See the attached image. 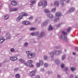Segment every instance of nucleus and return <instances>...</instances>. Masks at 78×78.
Returning a JSON list of instances; mask_svg holds the SVG:
<instances>
[{"label": "nucleus", "mask_w": 78, "mask_h": 78, "mask_svg": "<svg viewBox=\"0 0 78 78\" xmlns=\"http://www.w3.org/2000/svg\"><path fill=\"white\" fill-rule=\"evenodd\" d=\"M62 34L61 36V38L63 39L64 41H67V33L64 30H62Z\"/></svg>", "instance_id": "nucleus-1"}, {"label": "nucleus", "mask_w": 78, "mask_h": 78, "mask_svg": "<svg viewBox=\"0 0 78 78\" xmlns=\"http://www.w3.org/2000/svg\"><path fill=\"white\" fill-rule=\"evenodd\" d=\"M38 6H41L42 5L43 8H45L47 6V2L46 1H44L43 2H39L38 3Z\"/></svg>", "instance_id": "nucleus-2"}, {"label": "nucleus", "mask_w": 78, "mask_h": 78, "mask_svg": "<svg viewBox=\"0 0 78 78\" xmlns=\"http://www.w3.org/2000/svg\"><path fill=\"white\" fill-rule=\"evenodd\" d=\"M26 53L28 57L29 58H31L32 57H34L35 56V54H32L31 51H26Z\"/></svg>", "instance_id": "nucleus-3"}, {"label": "nucleus", "mask_w": 78, "mask_h": 78, "mask_svg": "<svg viewBox=\"0 0 78 78\" xmlns=\"http://www.w3.org/2000/svg\"><path fill=\"white\" fill-rule=\"evenodd\" d=\"M61 16V13L60 12H58L56 13V17H58V18H56L55 20H54V22H56L57 20H59V17Z\"/></svg>", "instance_id": "nucleus-4"}, {"label": "nucleus", "mask_w": 78, "mask_h": 78, "mask_svg": "<svg viewBox=\"0 0 78 78\" xmlns=\"http://www.w3.org/2000/svg\"><path fill=\"white\" fill-rule=\"evenodd\" d=\"M62 53V51L61 50L55 51L54 52V54L55 55H59Z\"/></svg>", "instance_id": "nucleus-5"}, {"label": "nucleus", "mask_w": 78, "mask_h": 78, "mask_svg": "<svg viewBox=\"0 0 78 78\" xmlns=\"http://www.w3.org/2000/svg\"><path fill=\"white\" fill-rule=\"evenodd\" d=\"M36 72L35 71H33L29 73V75L30 76H33L35 75Z\"/></svg>", "instance_id": "nucleus-6"}, {"label": "nucleus", "mask_w": 78, "mask_h": 78, "mask_svg": "<svg viewBox=\"0 0 78 78\" xmlns=\"http://www.w3.org/2000/svg\"><path fill=\"white\" fill-rule=\"evenodd\" d=\"M45 36V32L43 31H42L41 32L40 34V36H39V37H44Z\"/></svg>", "instance_id": "nucleus-7"}, {"label": "nucleus", "mask_w": 78, "mask_h": 78, "mask_svg": "<svg viewBox=\"0 0 78 78\" xmlns=\"http://www.w3.org/2000/svg\"><path fill=\"white\" fill-rule=\"evenodd\" d=\"M22 23H23V24H24V25H28L30 24L31 23L29 22V21H23L22 22Z\"/></svg>", "instance_id": "nucleus-8"}, {"label": "nucleus", "mask_w": 78, "mask_h": 78, "mask_svg": "<svg viewBox=\"0 0 78 78\" xmlns=\"http://www.w3.org/2000/svg\"><path fill=\"white\" fill-rule=\"evenodd\" d=\"M75 8L73 7L71 8L68 11V12H73L75 10Z\"/></svg>", "instance_id": "nucleus-9"}, {"label": "nucleus", "mask_w": 78, "mask_h": 78, "mask_svg": "<svg viewBox=\"0 0 78 78\" xmlns=\"http://www.w3.org/2000/svg\"><path fill=\"white\" fill-rule=\"evenodd\" d=\"M11 3L13 6H16L17 4V2L16 1H13Z\"/></svg>", "instance_id": "nucleus-10"}, {"label": "nucleus", "mask_w": 78, "mask_h": 78, "mask_svg": "<svg viewBox=\"0 0 78 78\" xmlns=\"http://www.w3.org/2000/svg\"><path fill=\"white\" fill-rule=\"evenodd\" d=\"M23 17V16H20L19 17H18L16 19V21L17 22H19V21H20L21 19Z\"/></svg>", "instance_id": "nucleus-11"}, {"label": "nucleus", "mask_w": 78, "mask_h": 78, "mask_svg": "<svg viewBox=\"0 0 78 78\" xmlns=\"http://www.w3.org/2000/svg\"><path fill=\"white\" fill-rule=\"evenodd\" d=\"M6 39H10L11 38V35L9 33L6 34Z\"/></svg>", "instance_id": "nucleus-12"}, {"label": "nucleus", "mask_w": 78, "mask_h": 78, "mask_svg": "<svg viewBox=\"0 0 78 78\" xmlns=\"http://www.w3.org/2000/svg\"><path fill=\"white\" fill-rule=\"evenodd\" d=\"M55 6H59V1H56L54 3Z\"/></svg>", "instance_id": "nucleus-13"}, {"label": "nucleus", "mask_w": 78, "mask_h": 78, "mask_svg": "<svg viewBox=\"0 0 78 78\" xmlns=\"http://www.w3.org/2000/svg\"><path fill=\"white\" fill-rule=\"evenodd\" d=\"M50 57L51 58H53L54 57V53L53 52H51L50 53Z\"/></svg>", "instance_id": "nucleus-14"}, {"label": "nucleus", "mask_w": 78, "mask_h": 78, "mask_svg": "<svg viewBox=\"0 0 78 78\" xmlns=\"http://www.w3.org/2000/svg\"><path fill=\"white\" fill-rule=\"evenodd\" d=\"M55 61L56 64H60V61L58 59H55Z\"/></svg>", "instance_id": "nucleus-15"}, {"label": "nucleus", "mask_w": 78, "mask_h": 78, "mask_svg": "<svg viewBox=\"0 0 78 78\" xmlns=\"http://www.w3.org/2000/svg\"><path fill=\"white\" fill-rule=\"evenodd\" d=\"M48 17L49 18H53V15L51 14H48L47 15Z\"/></svg>", "instance_id": "nucleus-16"}, {"label": "nucleus", "mask_w": 78, "mask_h": 78, "mask_svg": "<svg viewBox=\"0 0 78 78\" xmlns=\"http://www.w3.org/2000/svg\"><path fill=\"white\" fill-rule=\"evenodd\" d=\"M64 0H60V2H61V5L62 6H64L65 5L64 4Z\"/></svg>", "instance_id": "nucleus-17"}, {"label": "nucleus", "mask_w": 78, "mask_h": 78, "mask_svg": "<svg viewBox=\"0 0 78 78\" xmlns=\"http://www.w3.org/2000/svg\"><path fill=\"white\" fill-rule=\"evenodd\" d=\"M44 12L45 13H48V12H50V11L48 10V9H44Z\"/></svg>", "instance_id": "nucleus-18"}, {"label": "nucleus", "mask_w": 78, "mask_h": 78, "mask_svg": "<svg viewBox=\"0 0 78 78\" xmlns=\"http://www.w3.org/2000/svg\"><path fill=\"white\" fill-rule=\"evenodd\" d=\"M5 38H1V39H0V44H2V43H3L4 41H5Z\"/></svg>", "instance_id": "nucleus-19"}, {"label": "nucleus", "mask_w": 78, "mask_h": 78, "mask_svg": "<svg viewBox=\"0 0 78 78\" xmlns=\"http://www.w3.org/2000/svg\"><path fill=\"white\" fill-rule=\"evenodd\" d=\"M19 61L21 62H25V60H24L22 58H20L19 60Z\"/></svg>", "instance_id": "nucleus-20"}, {"label": "nucleus", "mask_w": 78, "mask_h": 78, "mask_svg": "<svg viewBox=\"0 0 78 78\" xmlns=\"http://www.w3.org/2000/svg\"><path fill=\"white\" fill-rule=\"evenodd\" d=\"M28 43L27 42H26L24 44V46L25 47H28Z\"/></svg>", "instance_id": "nucleus-21"}, {"label": "nucleus", "mask_w": 78, "mask_h": 78, "mask_svg": "<svg viewBox=\"0 0 78 78\" xmlns=\"http://www.w3.org/2000/svg\"><path fill=\"white\" fill-rule=\"evenodd\" d=\"M66 59V55H63L62 56V61H64Z\"/></svg>", "instance_id": "nucleus-22"}, {"label": "nucleus", "mask_w": 78, "mask_h": 78, "mask_svg": "<svg viewBox=\"0 0 78 78\" xmlns=\"http://www.w3.org/2000/svg\"><path fill=\"white\" fill-rule=\"evenodd\" d=\"M71 29L72 28L71 27H69L68 29L67 30V31L68 33H70V30H71Z\"/></svg>", "instance_id": "nucleus-23"}, {"label": "nucleus", "mask_w": 78, "mask_h": 78, "mask_svg": "<svg viewBox=\"0 0 78 78\" xmlns=\"http://www.w3.org/2000/svg\"><path fill=\"white\" fill-rule=\"evenodd\" d=\"M16 78H20V75L19 74H17L15 75Z\"/></svg>", "instance_id": "nucleus-24"}, {"label": "nucleus", "mask_w": 78, "mask_h": 78, "mask_svg": "<svg viewBox=\"0 0 78 78\" xmlns=\"http://www.w3.org/2000/svg\"><path fill=\"white\" fill-rule=\"evenodd\" d=\"M4 18H5V19L6 20V19H8V18H9V15H5L4 17Z\"/></svg>", "instance_id": "nucleus-25"}, {"label": "nucleus", "mask_w": 78, "mask_h": 78, "mask_svg": "<svg viewBox=\"0 0 78 78\" xmlns=\"http://www.w3.org/2000/svg\"><path fill=\"white\" fill-rule=\"evenodd\" d=\"M30 2L32 4H34V3H36V1L35 0H31L30 1Z\"/></svg>", "instance_id": "nucleus-26"}, {"label": "nucleus", "mask_w": 78, "mask_h": 78, "mask_svg": "<svg viewBox=\"0 0 78 78\" xmlns=\"http://www.w3.org/2000/svg\"><path fill=\"white\" fill-rule=\"evenodd\" d=\"M71 70L72 72L75 71L76 70V68H75L71 67Z\"/></svg>", "instance_id": "nucleus-27"}, {"label": "nucleus", "mask_w": 78, "mask_h": 78, "mask_svg": "<svg viewBox=\"0 0 78 78\" xmlns=\"http://www.w3.org/2000/svg\"><path fill=\"white\" fill-rule=\"evenodd\" d=\"M13 61H16L17 60V57H13Z\"/></svg>", "instance_id": "nucleus-28"}, {"label": "nucleus", "mask_w": 78, "mask_h": 78, "mask_svg": "<svg viewBox=\"0 0 78 78\" xmlns=\"http://www.w3.org/2000/svg\"><path fill=\"white\" fill-rule=\"evenodd\" d=\"M47 21H46L45 22H44L43 24V25H44V26H46V25H47Z\"/></svg>", "instance_id": "nucleus-29"}, {"label": "nucleus", "mask_w": 78, "mask_h": 78, "mask_svg": "<svg viewBox=\"0 0 78 78\" xmlns=\"http://www.w3.org/2000/svg\"><path fill=\"white\" fill-rule=\"evenodd\" d=\"M49 30H53V28L50 25L49 27Z\"/></svg>", "instance_id": "nucleus-30"}, {"label": "nucleus", "mask_w": 78, "mask_h": 78, "mask_svg": "<svg viewBox=\"0 0 78 78\" xmlns=\"http://www.w3.org/2000/svg\"><path fill=\"white\" fill-rule=\"evenodd\" d=\"M15 51V49L14 48H12L10 49V51L11 52H14Z\"/></svg>", "instance_id": "nucleus-31"}, {"label": "nucleus", "mask_w": 78, "mask_h": 78, "mask_svg": "<svg viewBox=\"0 0 78 78\" xmlns=\"http://www.w3.org/2000/svg\"><path fill=\"white\" fill-rule=\"evenodd\" d=\"M23 63L24 64V65H25L26 66H29V65H28V64L27 63L25 62H23Z\"/></svg>", "instance_id": "nucleus-32"}, {"label": "nucleus", "mask_w": 78, "mask_h": 78, "mask_svg": "<svg viewBox=\"0 0 78 78\" xmlns=\"http://www.w3.org/2000/svg\"><path fill=\"white\" fill-rule=\"evenodd\" d=\"M39 34V32H35V36H37V35H38Z\"/></svg>", "instance_id": "nucleus-33"}, {"label": "nucleus", "mask_w": 78, "mask_h": 78, "mask_svg": "<svg viewBox=\"0 0 78 78\" xmlns=\"http://www.w3.org/2000/svg\"><path fill=\"white\" fill-rule=\"evenodd\" d=\"M36 30V28L34 27H31L30 28V30Z\"/></svg>", "instance_id": "nucleus-34"}, {"label": "nucleus", "mask_w": 78, "mask_h": 78, "mask_svg": "<svg viewBox=\"0 0 78 78\" xmlns=\"http://www.w3.org/2000/svg\"><path fill=\"white\" fill-rule=\"evenodd\" d=\"M10 59L11 61H14V59H13V57H12L10 58Z\"/></svg>", "instance_id": "nucleus-35"}, {"label": "nucleus", "mask_w": 78, "mask_h": 78, "mask_svg": "<svg viewBox=\"0 0 78 78\" xmlns=\"http://www.w3.org/2000/svg\"><path fill=\"white\" fill-rule=\"evenodd\" d=\"M44 59H45L46 60V59L48 58V57L47 55L44 56Z\"/></svg>", "instance_id": "nucleus-36"}, {"label": "nucleus", "mask_w": 78, "mask_h": 78, "mask_svg": "<svg viewBox=\"0 0 78 78\" xmlns=\"http://www.w3.org/2000/svg\"><path fill=\"white\" fill-rule=\"evenodd\" d=\"M52 12H55L56 11V8L53 9H51Z\"/></svg>", "instance_id": "nucleus-37"}, {"label": "nucleus", "mask_w": 78, "mask_h": 78, "mask_svg": "<svg viewBox=\"0 0 78 78\" xmlns=\"http://www.w3.org/2000/svg\"><path fill=\"white\" fill-rule=\"evenodd\" d=\"M28 63H29V64H31L33 63V61L31 60H29L28 61Z\"/></svg>", "instance_id": "nucleus-38"}, {"label": "nucleus", "mask_w": 78, "mask_h": 78, "mask_svg": "<svg viewBox=\"0 0 78 78\" xmlns=\"http://www.w3.org/2000/svg\"><path fill=\"white\" fill-rule=\"evenodd\" d=\"M40 62V65H43V64H44V62H43V61H41Z\"/></svg>", "instance_id": "nucleus-39"}, {"label": "nucleus", "mask_w": 78, "mask_h": 78, "mask_svg": "<svg viewBox=\"0 0 78 78\" xmlns=\"http://www.w3.org/2000/svg\"><path fill=\"white\" fill-rule=\"evenodd\" d=\"M40 65H41V64L39 63H38L37 64V67H40Z\"/></svg>", "instance_id": "nucleus-40"}, {"label": "nucleus", "mask_w": 78, "mask_h": 78, "mask_svg": "<svg viewBox=\"0 0 78 78\" xmlns=\"http://www.w3.org/2000/svg\"><path fill=\"white\" fill-rule=\"evenodd\" d=\"M67 70H68V68L66 67L64 69V71H67Z\"/></svg>", "instance_id": "nucleus-41"}, {"label": "nucleus", "mask_w": 78, "mask_h": 78, "mask_svg": "<svg viewBox=\"0 0 78 78\" xmlns=\"http://www.w3.org/2000/svg\"><path fill=\"white\" fill-rule=\"evenodd\" d=\"M35 32L31 33V35H32V36H35Z\"/></svg>", "instance_id": "nucleus-42"}, {"label": "nucleus", "mask_w": 78, "mask_h": 78, "mask_svg": "<svg viewBox=\"0 0 78 78\" xmlns=\"http://www.w3.org/2000/svg\"><path fill=\"white\" fill-rule=\"evenodd\" d=\"M13 9V11H17L18 10V8H15V9Z\"/></svg>", "instance_id": "nucleus-43"}, {"label": "nucleus", "mask_w": 78, "mask_h": 78, "mask_svg": "<svg viewBox=\"0 0 78 78\" xmlns=\"http://www.w3.org/2000/svg\"><path fill=\"white\" fill-rule=\"evenodd\" d=\"M61 67L62 68H64V64H62L61 65Z\"/></svg>", "instance_id": "nucleus-44"}, {"label": "nucleus", "mask_w": 78, "mask_h": 78, "mask_svg": "<svg viewBox=\"0 0 78 78\" xmlns=\"http://www.w3.org/2000/svg\"><path fill=\"white\" fill-rule=\"evenodd\" d=\"M33 16H31L29 18V20H31V19H33Z\"/></svg>", "instance_id": "nucleus-45"}, {"label": "nucleus", "mask_w": 78, "mask_h": 78, "mask_svg": "<svg viewBox=\"0 0 78 78\" xmlns=\"http://www.w3.org/2000/svg\"><path fill=\"white\" fill-rule=\"evenodd\" d=\"M9 11L10 12H12V11H14L13 9H9Z\"/></svg>", "instance_id": "nucleus-46"}, {"label": "nucleus", "mask_w": 78, "mask_h": 78, "mask_svg": "<svg viewBox=\"0 0 78 78\" xmlns=\"http://www.w3.org/2000/svg\"><path fill=\"white\" fill-rule=\"evenodd\" d=\"M48 64H47V63H45L44 64L45 67H48Z\"/></svg>", "instance_id": "nucleus-47"}, {"label": "nucleus", "mask_w": 78, "mask_h": 78, "mask_svg": "<svg viewBox=\"0 0 78 78\" xmlns=\"http://www.w3.org/2000/svg\"><path fill=\"white\" fill-rule=\"evenodd\" d=\"M29 67H33V65L31 64V65H29Z\"/></svg>", "instance_id": "nucleus-48"}, {"label": "nucleus", "mask_w": 78, "mask_h": 78, "mask_svg": "<svg viewBox=\"0 0 78 78\" xmlns=\"http://www.w3.org/2000/svg\"><path fill=\"white\" fill-rule=\"evenodd\" d=\"M25 14V13L24 12H22V13H21V15H22V16H23H23H24V15Z\"/></svg>", "instance_id": "nucleus-49"}, {"label": "nucleus", "mask_w": 78, "mask_h": 78, "mask_svg": "<svg viewBox=\"0 0 78 78\" xmlns=\"http://www.w3.org/2000/svg\"><path fill=\"white\" fill-rule=\"evenodd\" d=\"M28 16V14L25 13H24V16Z\"/></svg>", "instance_id": "nucleus-50"}, {"label": "nucleus", "mask_w": 78, "mask_h": 78, "mask_svg": "<svg viewBox=\"0 0 78 78\" xmlns=\"http://www.w3.org/2000/svg\"><path fill=\"white\" fill-rule=\"evenodd\" d=\"M64 1H65L66 2V3H69V0H68L67 1V0H64Z\"/></svg>", "instance_id": "nucleus-51"}, {"label": "nucleus", "mask_w": 78, "mask_h": 78, "mask_svg": "<svg viewBox=\"0 0 78 78\" xmlns=\"http://www.w3.org/2000/svg\"><path fill=\"white\" fill-rule=\"evenodd\" d=\"M48 74H51L52 73V72L51 71H48Z\"/></svg>", "instance_id": "nucleus-52"}, {"label": "nucleus", "mask_w": 78, "mask_h": 78, "mask_svg": "<svg viewBox=\"0 0 78 78\" xmlns=\"http://www.w3.org/2000/svg\"><path fill=\"white\" fill-rule=\"evenodd\" d=\"M44 68H42L41 69V71L42 72H44Z\"/></svg>", "instance_id": "nucleus-53"}, {"label": "nucleus", "mask_w": 78, "mask_h": 78, "mask_svg": "<svg viewBox=\"0 0 78 78\" xmlns=\"http://www.w3.org/2000/svg\"><path fill=\"white\" fill-rule=\"evenodd\" d=\"M73 78V75H71L69 76V78Z\"/></svg>", "instance_id": "nucleus-54"}, {"label": "nucleus", "mask_w": 78, "mask_h": 78, "mask_svg": "<svg viewBox=\"0 0 78 78\" xmlns=\"http://www.w3.org/2000/svg\"><path fill=\"white\" fill-rule=\"evenodd\" d=\"M57 76L58 78H60L61 76L59 75L58 74Z\"/></svg>", "instance_id": "nucleus-55"}, {"label": "nucleus", "mask_w": 78, "mask_h": 78, "mask_svg": "<svg viewBox=\"0 0 78 78\" xmlns=\"http://www.w3.org/2000/svg\"><path fill=\"white\" fill-rule=\"evenodd\" d=\"M18 70V68H17L15 69V70L16 71H17V70Z\"/></svg>", "instance_id": "nucleus-56"}, {"label": "nucleus", "mask_w": 78, "mask_h": 78, "mask_svg": "<svg viewBox=\"0 0 78 78\" xmlns=\"http://www.w3.org/2000/svg\"><path fill=\"white\" fill-rule=\"evenodd\" d=\"M36 78H40V76L39 75L37 76H36Z\"/></svg>", "instance_id": "nucleus-57"}, {"label": "nucleus", "mask_w": 78, "mask_h": 78, "mask_svg": "<svg viewBox=\"0 0 78 78\" xmlns=\"http://www.w3.org/2000/svg\"><path fill=\"white\" fill-rule=\"evenodd\" d=\"M60 24H59L57 25V27H60Z\"/></svg>", "instance_id": "nucleus-58"}, {"label": "nucleus", "mask_w": 78, "mask_h": 78, "mask_svg": "<svg viewBox=\"0 0 78 78\" xmlns=\"http://www.w3.org/2000/svg\"><path fill=\"white\" fill-rule=\"evenodd\" d=\"M5 60L2 61V62H3V63H5Z\"/></svg>", "instance_id": "nucleus-59"}, {"label": "nucleus", "mask_w": 78, "mask_h": 78, "mask_svg": "<svg viewBox=\"0 0 78 78\" xmlns=\"http://www.w3.org/2000/svg\"><path fill=\"white\" fill-rule=\"evenodd\" d=\"M73 55H75V54H76V53H75V52H73Z\"/></svg>", "instance_id": "nucleus-60"}, {"label": "nucleus", "mask_w": 78, "mask_h": 78, "mask_svg": "<svg viewBox=\"0 0 78 78\" xmlns=\"http://www.w3.org/2000/svg\"><path fill=\"white\" fill-rule=\"evenodd\" d=\"M76 50H78V47H76L75 48Z\"/></svg>", "instance_id": "nucleus-61"}, {"label": "nucleus", "mask_w": 78, "mask_h": 78, "mask_svg": "<svg viewBox=\"0 0 78 78\" xmlns=\"http://www.w3.org/2000/svg\"><path fill=\"white\" fill-rule=\"evenodd\" d=\"M2 38H3V37L1 36L0 37V39H2Z\"/></svg>", "instance_id": "nucleus-62"}, {"label": "nucleus", "mask_w": 78, "mask_h": 78, "mask_svg": "<svg viewBox=\"0 0 78 78\" xmlns=\"http://www.w3.org/2000/svg\"><path fill=\"white\" fill-rule=\"evenodd\" d=\"M75 78H78V77L77 76H75Z\"/></svg>", "instance_id": "nucleus-63"}, {"label": "nucleus", "mask_w": 78, "mask_h": 78, "mask_svg": "<svg viewBox=\"0 0 78 78\" xmlns=\"http://www.w3.org/2000/svg\"><path fill=\"white\" fill-rule=\"evenodd\" d=\"M2 66V64L0 63V67H1Z\"/></svg>", "instance_id": "nucleus-64"}]
</instances>
